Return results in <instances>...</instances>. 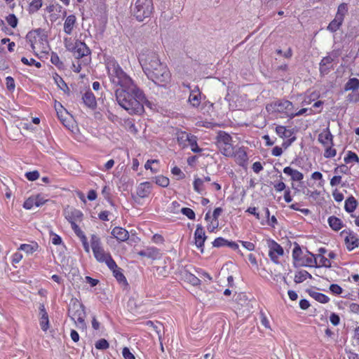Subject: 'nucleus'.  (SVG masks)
<instances>
[{
  "mask_svg": "<svg viewBox=\"0 0 359 359\" xmlns=\"http://www.w3.org/2000/svg\"><path fill=\"white\" fill-rule=\"evenodd\" d=\"M106 67L111 82L120 86L115 92L118 104L130 114H142L149 103L143 92L114 60H108Z\"/></svg>",
  "mask_w": 359,
  "mask_h": 359,
  "instance_id": "f257e3e1",
  "label": "nucleus"
},
{
  "mask_svg": "<svg viewBox=\"0 0 359 359\" xmlns=\"http://www.w3.org/2000/svg\"><path fill=\"white\" fill-rule=\"evenodd\" d=\"M139 62L147 78L155 84L165 88L170 83L171 74L167 66L161 62L158 54L149 48L143 49Z\"/></svg>",
  "mask_w": 359,
  "mask_h": 359,
  "instance_id": "f03ea898",
  "label": "nucleus"
},
{
  "mask_svg": "<svg viewBox=\"0 0 359 359\" xmlns=\"http://www.w3.org/2000/svg\"><path fill=\"white\" fill-rule=\"evenodd\" d=\"M153 9L152 0H135L131 11L136 19L141 22L151 15Z\"/></svg>",
  "mask_w": 359,
  "mask_h": 359,
  "instance_id": "7ed1b4c3",
  "label": "nucleus"
},
{
  "mask_svg": "<svg viewBox=\"0 0 359 359\" xmlns=\"http://www.w3.org/2000/svg\"><path fill=\"white\" fill-rule=\"evenodd\" d=\"M68 316L74 322H78L83 327L86 313L83 305L76 299H72L69 305Z\"/></svg>",
  "mask_w": 359,
  "mask_h": 359,
  "instance_id": "20e7f679",
  "label": "nucleus"
},
{
  "mask_svg": "<svg viewBox=\"0 0 359 359\" xmlns=\"http://www.w3.org/2000/svg\"><path fill=\"white\" fill-rule=\"evenodd\" d=\"M217 145L221 153L226 156H232L234 154L231 144V137L224 131H219L217 135Z\"/></svg>",
  "mask_w": 359,
  "mask_h": 359,
  "instance_id": "39448f33",
  "label": "nucleus"
},
{
  "mask_svg": "<svg viewBox=\"0 0 359 359\" xmlns=\"http://www.w3.org/2000/svg\"><path fill=\"white\" fill-rule=\"evenodd\" d=\"M294 109L292 103L289 100H278L266 104V110L271 114L284 113L288 117Z\"/></svg>",
  "mask_w": 359,
  "mask_h": 359,
  "instance_id": "423d86ee",
  "label": "nucleus"
},
{
  "mask_svg": "<svg viewBox=\"0 0 359 359\" xmlns=\"http://www.w3.org/2000/svg\"><path fill=\"white\" fill-rule=\"evenodd\" d=\"M90 245L94 254V257L97 262H103L107 258V257L110 255L109 253L106 252L103 249L100 238L94 234L92 235L90 239Z\"/></svg>",
  "mask_w": 359,
  "mask_h": 359,
  "instance_id": "0eeeda50",
  "label": "nucleus"
},
{
  "mask_svg": "<svg viewBox=\"0 0 359 359\" xmlns=\"http://www.w3.org/2000/svg\"><path fill=\"white\" fill-rule=\"evenodd\" d=\"M73 53L74 57L77 59L85 57V64L90 61V57L86 58V57L90 55V50L85 43L81 41H76Z\"/></svg>",
  "mask_w": 359,
  "mask_h": 359,
  "instance_id": "6e6552de",
  "label": "nucleus"
},
{
  "mask_svg": "<svg viewBox=\"0 0 359 359\" xmlns=\"http://www.w3.org/2000/svg\"><path fill=\"white\" fill-rule=\"evenodd\" d=\"M269 248V256L271 260L275 264H278V257L284 254L283 248L276 241L269 240L268 241Z\"/></svg>",
  "mask_w": 359,
  "mask_h": 359,
  "instance_id": "1a4fd4ad",
  "label": "nucleus"
},
{
  "mask_svg": "<svg viewBox=\"0 0 359 359\" xmlns=\"http://www.w3.org/2000/svg\"><path fill=\"white\" fill-rule=\"evenodd\" d=\"M26 39L30 44L32 50L35 53L36 49L40 48L39 47V43H43V38L41 36V29H35L34 31H31L28 32L26 36Z\"/></svg>",
  "mask_w": 359,
  "mask_h": 359,
  "instance_id": "9d476101",
  "label": "nucleus"
},
{
  "mask_svg": "<svg viewBox=\"0 0 359 359\" xmlns=\"http://www.w3.org/2000/svg\"><path fill=\"white\" fill-rule=\"evenodd\" d=\"M151 189V184L149 182L140 183L137 187L136 195H132L133 198L135 202H138V198L147 197Z\"/></svg>",
  "mask_w": 359,
  "mask_h": 359,
  "instance_id": "9b49d317",
  "label": "nucleus"
},
{
  "mask_svg": "<svg viewBox=\"0 0 359 359\" xmlns=\"http://www.w3.org/2000/svg\"><path fill=\"white\" fill-rule=\"evenodd\" d=\"M346 234L345 237V243L348 250H352L359 246V238L357 234L351 231H343L341 235Z\"/></svg>",
  "mask_w": 359,
  "mask_h": 359,
  "instance_id": "f8f14e48",
  "label": "nucleus"
},
{
  "mask_svg": "<svg viewBox=\"0 0 359 359\" xmlns=\"http://www.w3.org/2000/svg\"><path fill=\"white\" fill-rule=\"evenodd\" d=\"M207 236H205V231L201 224L196 226V229L194 233L195 244L198 248L201 249L203 252V247L204 242L205 241Z\"/></svg>",
  "mask_w": 359,
  "mask_h": 359,
  "instance_id": "ddd939ff",
  "label": "nucleus"
},
{
  "mask_svg": "<svg viewBox=\"0 0 359 359\" xmlns=\"http://www.w3.org/2000/svg\"><path fill=\"white\" fill-rule=\"evenodd\" d=\"M318 141L323 146L328 147L329 144H334L333 135H332L329 127L323 129L318 135Z\"/></svg>",
  "mask_w": 359,
  "mask_h": 359,
  "instance_id": "4468645a",
  "label": "nucleus"
},
{
  "mask_svg": "<svg viewBox=\"0 0 359 359\" xmlns=\"http://www.w3.org/2000/svg\"><path fill=\"white\" fill-rule=\"evenodd\" d=\"M65 218L72 224V222H75L77 221H81L83 217L82 212L72 208H67L65 210Z\"/></svg>",
  "mask_w": 359,
  "mask_h": 359,
  "instance_id": "2eb2a0df",
  "label": "nucleus"
},
{
  "mask_svg": "<svg viewBox=\"0 0 359 359\" xmlns=\"http://www.w3.org/2000/svg\"><path fill=\"white\" fill-rule=\"evenodd\" d=\"M111 234L118 241H126L129 238L128 231L126 229L119 226L114 227L111 231Z\"/></svg>",
  "mask_w": 359,
  "mask_h": 359,
  "instance_id": "dca6fc26",
  "label": "nucleus"
},
{
  "mask_svg": "<svg viewBox=\"0 0 359 359\" xmlns=\"http://www.w3.org/2000/svg\"><path fill=\"white\" fill-rule=\"evenodd\" d=\"M192 135H193L190 133L182 130H178L176 133L177 142L182 148H185L188 146V142Z\"/></svg>",
  "mask_w": 359,
  "mask_h": 359,
  "instance_id": "f3484780",
  "label": "nucleus"
},
{
  "mask_svg": "<svg viewBox=\"0 0 359 359\" xmlns=\"http://www.w3.org/2000/svg\"><path fill=\"white\" fill-rule=\"evenodd\" d=\"M189 102L194 107H198L201 104V92L198 87H196L190 93Z\"/></svg>",
  "mask_w": 359,
  "mask_h": 359,
  "instance_id": "a211bd4d",
  "label": "nucleus"
},
{
  "mask_svg": "<svg viewBox=\"0 0 359 359\" xmlns=\"http://www.w3.org/2000/svg\"><path fill=\"white\" fill-rule=\"evenodd\" d=\"M82 100L85 105L90 109H95L97 107V102L94 94L91 91H86L83 97Z\"/></svg>",
  "mask_w": 359,
  "mask_h": 359,
  "instance_id": "6ab92c4d",
  "label": "nucleus"
},
{
  "mask_svg": "<svg viewBox=\"0 0 359 359\" xmlns=\"http://www.w3.org/2000/svg\"><path fill=\"white\" fill-rule=\"evenodd\" d=\"M39 311H40V325L41 329L43 331H46L49 327V320H48V316L46 311L45 306L43 304H41L39 306Z\"/></svg>",
  "mask_w": 359,
  "mask_h": 359,
  "instance_id": "aec40b11",
  "label": "nucleus"
},
{
  "mask_svg": "<svg viewBox=\"0 0 359 359\" xmlns=\"http://www.w3.org/2000/svg\"><path fill=\"white\" fill-rule=\"evenodd\" d=\"M283 172L290 176L292 181H302L304 178L303 173L289 166L284 168Z\"/></svg>",
  "mask_w": 359,
  "mask_h": 359,
  "instance_id": "412c9836",
  "label": "nucleus"
},
{
  "mask_svg": "<svg viewBox=\"0 0 359 359\" xmlns=\"http://www.w3.org/2000/svg\"><path fill=\"white\" fill-rule=\"evenodd\" d=\"M76 21V18L74 15L67 16L64 23V32L67 34H71Z\"/></svg>",
  "mask_w": 359,
  "mask_h": 359,
  "instance_id": "4be33fe9",
  "label": "nucleus"
},
{
  "mask_svg": "<svg viewBox=\"0 0 359 359\" xmlns=\"http://www.w3.org/2000/svg\"><path fill=\"white\" fill-rule=\"evenodd\" d=\"M359 88V79L356 78H351L345 83L344 91H356Z\"/></svg>",
  "mask_w": 359,
  "mask_h": 359,
  "instance_id": "5701e85b",
  "label": "nucleus"
},
{
  "mask_svg": "<svg viewBox=\"0 0 359 359\" xmlns=\"http://www.w3.org/2000/svg\"><path fill=\"white\" fill-rule=\"evenodd\" d=\"M158 254V250L154 248H147L146 250H140L138 252V255L140 256L151 259H156Z\"/></svg>",
  "mask_w": 359,
  "mask_h": 359,
  "instance_id": "b1692460",
  "label": "nucleus"
},
{
  "mask_svg": "<svg viewBox=\"0 0 359 359\" xmlns=\"http://www.w3.org/2000/svg\"><path fill=\"white\" fill-rule=\"evenodd\" d=\"M307 292L311 297L320 303H327L330 300L329 297L323 293L312 290H308Z\"/></svg>",
  "mask_w": 359,
  "mask_h": 359,
  "instance_id": "393cba45",
  "label": "nucleus"
},
{
  "mask_svg": "<svg viewBox=\"0 0 359 359\" xmlns=\"http://www.w3.org/2000/svg\"><path fill=\"white\" fill-rule=\"evenodd\" d=\"M328 223L330 226L336 231L340 230L342 227L341 220L334 216H331L328 218Z\"/></svg>",
  "mask_w": 359,
  "mask_h": 359,
  "instance_id": "a878e982",
  "label": "nucleus"
},
{
  "mask_svg": "<svg viewBox=\"0 0 359 359\" xmlns=\"http://www.w3.org/2000/svg\"><path fill=\"white\" fill-rule=\"evenodd\" d=\"M357 205L358 203L355 198L353 196H350L345 201L344 208L346 212H353L355 210Z\"/></svg>",
  "mask_w": 359,
  "mask_h": 359,
  "instance_id": "bb28decb",
  "label": "nucleus"
},
{
  "mask_svg": "<svg viewBox=\"0 0 359 359\" xmlns=\"http://www.w3.org/2000/svg\"><path fill=\"white\" fill-rule=\"evenodd\" d=\"M343 20L335 17L334 19L330 22V23L328 25L327 29L331 32H335L337 31L341 25H342Z\"/></svg>",
  "mask_w": 359,
  "mask_h": 359,
  "instance_id": "cd10ccee",
  "label": "nucleus"
},
{
  "mask_svg": "<svg viewBox=\"0 0 359 359\" xmlns=\"http://www.w3.org/2000/svg\"><path fill=\"white\" fill-rule=\"evenodd\" d=\"M308 278H312V276L306 271H300L295 274L294 281L296 283H300Z\"/></svg>",
  "mask_w": 359,
  "mask_h": 359,
  "instance_id": "c85d7f7f",
  "label": "nucleus"
},
{
  "mask_svg": "<svg viewBox=\"0 0 359 359\" xmlns=\"http://www.w3.org/2000/svg\"><path fill=\"white\" fill-rule=\"evenodd\" d=\"M184 278L186 281L189 282L194 286H197L201 284V280L189 272H185L184 274Z\"/></svg>",
  "mask_w": 359,
  "mask_h": 359,
  "instance_id": "c756f323",
  "label": "nucleus"
},
{
  "mask_svg": "<svg viewBox=\"0 0 359 359\" xmlns=\"http://www.w3.org/2000/svg\"><path fill=\"white\" fill-rule=\"evenodd\" d=\"M55 107L59 119L62 122L63 124H65V116L67 115V111L60 103L58 105L55 104Z\"/></svg>",
  "mask_w": 359,
  "mask_h": 359,
  "instance_id": "7c9ffc66",
  "label": "nucleus"
},
{
  "mask_svg": "<svg viewBox=\"0 0 359 359\" xmlns=\"http://www.w3.org/2000/svg\"><path fill=\"white\" fill-rule=\"evenodd\" d=\"M276 132L280 137H289L291 135V131L287 130L286 128L283 126H276Z\"/></svg>",
  "mask_w": 359,
  "mask_h": 359,
  "instance_id": "2f4dec72",
  "label": "nucleus"
},
{
  "mask_svg": "<svg viewBox=\"0 0 359 359\" xmlns=\"http://www.w3.org/2000/svg\"><path fill=\"white\" fill-rule=\"evenodd\" d=\"M189 144L191 147V149L194 153H199L202 151V149L197 144V137L195 135H192L191 139L189 141Z\"/></svg>",
  "mask_w": 359,
  "mask_h": 359,
  "instance_id": "473e14b6",
  "label": "nucleus"
},
{
  "mask_svg": "<svg viewBox=\"0 0 359 359\" xmlns=\"http://www.w3.org/2000/svg\"><path fill=\"white\" fill-rule=\"evenodd\" d=\"M347 11H348L347 4H344V3L341 4L338 6L337 12L335 17L339 18L344 20V15H346Z\"/></svg>",
  "mask_w": 359,
  "mask_h": 359,
  "instance_id": "72a5a7b5",
  "label": "nucleus"
},
{
  "mask_svg": "<svg viewBox=\"0 0 359 359\" xmlns=\"http://www.w3.org/2000/svg\"><path fill=\"white\" fill-rule=\"evenodd\" d=\"M114 276L116 278L117 281L119 283H126V278L123 273H122V269L119 267H117L116 269L112 271Z\"/></svg>",
  "mask_w": 359,
  "mask_h": 359,
  "instance_id": "f704fd0d",
  "label": "nucleus"
},
{
  "mask_svg": "<svg viewBox=\"0 0 359 359\" xmlns=\"http://www.w3.org/2000/svg\"><path fill=\"white\" fill-rule=\"evenodd\" d=\"M155 182L162 187H167L169 185L170 180L168 177L160 175L155 177Z\"/></svg>",
  "mask_w": 359,
  "mask_h": 359,
  "instance_id": "c9c22d12",
  "label": "nucleus"
},
{
  "mask_svg": "<svg viewBox=\"0 0 359 359\" xmlns=\"http://www.w3.org/2000/svg\"><path fill=\"white\" fill-rule=\"evenodd\" d=\"M334 144H329L328 147H324L325 148L324 157L327 158H333L337 154V151L333 148Z\"/></svg>",
  "mask_w": 359,
  "mask_h": 359,
  "instance_id": "e433bc0d",
  "label": "nucleus"
},
{
  "mask_svg": "<svg viewBox=\"0 0 359 359\" xmlns=\"http://www.w3.org/2000/svg\"><path fill=\"white\" fill-rule=\"evenodd\" d=\"M346 101L348 103H355L359 102V93L352 91V93L347 95Z\"/></svg>",
  "mask_w": 359,
  "mask_h": 359,
  "instance_id": "4c0bfd02",
  "label": "nucleus"
},
{
  "mask_svg": "<svg viewBox=\"0 0 359 359\" xmlns=\"http://www.w3.org/2000/svg\"><path fill=\"white\" fill-rule=\"evenodd\" d=\"M344 161L346 163H351V162H356L359 163V158L357 156L356 154L352 151H348L347 154V156L344 158Z\"/></svg>",
  "mask_w": 359,
  "mask_h": 359,
  "instance_id": "58836bf2",
  "label": "nucleus"
},
{
  "mask_svg": "<svg viewBox=\"0 0 359 359\" xmlns=\"http://www.w3.org/2000/svg\"><path fill=\"white\" fill-rule=\"evenodd\" d=\"M97 349L105 350L109 348V345L108 341L104 339H99L95 344Z\"/></svg>",
  "mask_w": 359,
  "mask_h": 359,
  "instance_id": "ea45409f",
  "label": "nucleus"
},
{
  "mask_svg": "<svg viewBox=\"0 0 359 359\" xmlns=\"http://www.w3.org/2000/svg\"><path fill=\"white\" fill-rule=\"evenodd\" d=\"M21 61L23 64L27 65H34L37 68H40L41 67V64L39 62L36 61L33 58L28 60L25 57H22L21 58Z\"/></svg>",
  "mask_w": 359,
  "mask_h": 359,
  "instance_id": "a19ab883",
  "label": "nucleus"
},
{
  "mask_svg": "<svg viewBox=\"0 0 359 359\" xmlns=\"http://www.w3.org/2000/svg\"><path fill=\"white\" fill-rule=\"evenodd\" d=\"M180 212L185 216H187L189 219H195V212L193 210L189 208H182L180 209Z\"/></svg>",
  "mask_w": 359,
  "mask_h": 359,
  "instance_id": "79ce46f5",
  "label": "nucleus"
},
{
  "mask_svg": "<svg viewBox=\"0 0 359 359\" xmlns=\"http://www.w3.org/2000/svg\"><path fill=\"white\" fill-rule=\"evenodd\" d=\"M6 21L8 24L12 27L13 28H15L17 27L18 25V18L14 14H10L6 17Z\"/></svg>",
  "mask_w": 359,
  "mask_h": 359,
  "instance_id": "37998d69",
  "label": "nucleus"
},
{
  "mask_svg": "<svg viewBox=\"0 0 359 359\" xmlns=\"http://www.w3.org/2000/svg\"><path fill=\"white\" fill-rule=\"evenodd\" d=\"M103 262H104L109 267V269H111V271H114L118 267L117 264L112 259L111 255L108 256L107 258Z\"/></svg>",
  "mask_w": 359,
  "mask_h": 359,
  "instance_id": "c03bdc74",
  "label": "nucleus"
},
{
  "mask_svg": "<svg viewBox=\"0 0 359 359\" xmlns=\"http://www.w3.org/2000/svg\"><path fill=\"white\" fill-rule=\"evenodd\" d=\"M316 258H319V266L330 268L331 266L330 261L323 255H318Z\"/></svg>",
  "mask_w": 359,
  "mask_h": 359,
  "instance_id": "a18cd8bd",
  "label": "nucleus"
},
{
  "mask_svg": "<svg viewBox=\"0 0 359 359\" xmlns=\"http://www.w3.org/2000/svg\"><path fill=\"white\" fill-rule=\"evenodd\" d=\"M226 243L227 240L224 239V238L219 237L215 239V241L212 242V245L215 248H220L226 246Z\"/></svg>",
  "mask_w": 359,
  "mask_h": 359,
  "instance_id": "49530a36",
  "label": "nucleus"
},
{
  "mask_svg": "<svg viewBox=\"0 0 359 359\" xmlns=\"http://www.w3.org/2000/svg\"><path fill=\"white\" fill-rule=\"evenodd\" d=\"M310 257L306 258V265L318 267L317 258L312 253H310Z\"/></svg>",
  "mask_w": 359,
  "mask_h": 359,
  "instance_id": "de8ad7c7",
  "label": "nucleus"
},
{
  "mask_svg": "<svg viewBox=\"0 0 359 359\" xmlns=\"http://www.w3.org/2000/svg\"><path fill=\"white\" fill-rule=\"evenodd\" d=\"M19 250L25 252L27 254H32L35 251L34 246L29 244H22Z\"/></svg>",
  "mask_w": 359,
  "mask_h": 359,
  "instance_id": "09e8293b",
  "label": "nucleus"
},
{
  "mask_svg": "<svg viewBox=\"0 0 359 359\" xmlns=\"http://www.w3.org/2000/svg\"><path fill=\"white\" fill-rule=\"evenodd\" d=\"M302 251L301 248L299 247V245H297L294 248L293 251H292L293 259L296 261L300 260V255H302Z\"/></svg>",
  "mask_w": 359,
  "mask_h": 359,
  "instance_id": "8fccbe9b",
  "label": "nucleus"
},
{
  "mask_svg": "<svg viewBox=\"0 0 359 359\" xmlns=\"http://www.w3.org/2000/svg\"><path fill=\"white\" fill-rule=\"evenodd\" d=\"M27 179L29 181H34L39 177V172L37 170L27 172L25 173Z\"/></svg>",
  "mask_w": 359,
  "mask_h": 359,
  "instance_id": "3c124183",
  "label": "nucleus"
},
{
  "mask_svg": "<svg viewBox=\"0 0 359 359\" xmlns=\"http://www.w3.org/2000/svg\"><path fill=\"white\" fill-rule=\"evenodd\" d=\"M34 205H35L34 197H29L25 201V203L23 204V207L27 210L32 209Z\"/></svg>",
  "mask_w": 359,
  "mask_h": 359,
  "instance_id": "603ef678",
  "label": "nucleus"
},
{
  "mask_svg": "<svg viewBox=\"0 0 359 359\" xmlns=\"http://www.w3.org/2000/svg\"><path fill=\"white\" fill-rule=\"evenodd\" d=\"M203 184V180L200 178H196L194 182V189L198 193H201V187Z\"/></svg>",
  "mask_w": 359,
  "mask_h": 359,
  "instance_id": "864d4df0",
  "label": "nucleus"
},
{
  "mask_svg": "<svg viewBox=\"0 0 359 359\" xmlns=\"http://www.w3.org/2000/svg\"><path fill=\"white\" fill-rule=\"evenodd\" d=\"M180 205L177 201H173L168 208L169 211L172 213L177 214L180 212Z\"/></svg>",
  "mask_w": 359,
  "mask_h": 359,
  "instance_id": "5fc2aeb1",
  "label": "nucleus"
},
{
  "mask_svg": "<svg viewBox=\"0 0 359 359\" xmlns=\"http://www.w3.org/2000/svg\"><path fill=\"white\" fill-rule=\"evenodd\" d=\"M172 173L174 175H177L178 176V178L177 180H182V179H184L185 177V175L184 173H183L182 172V170H180V168H179L177 166H175L172 170H171Z\"/></svg>",
  "mask_w": 359,
  "mask_h": 359,
  "instance_id": "6e6d98bb",
  "label": "nucleus"
},
{
  "mask_svg": "<svg viewBox=\"0 0 359 359\" xmlns=\"http://www.w3.org/2000/svg\"><path fill=\"white\" fill-rule=\"evenodd\" d=\"M50 61L53 65H55L57 67H60V65H62V62H60V60L58 55L55 53H53L51 54Z\"/></svg>",
  "mask_w": 359,
  "mask_h": 359,
  "instance_id": "4d7b16f0",
  "label": "nucleus"
},
{
  "mask_svg": "<svg viewBox=\"0 0 359 359\" xmlns=\"http://www.w3.org/2000/svg\"><path fill=\"white\" fill-rule=\"evenodd\" d=\"M348 171V168L345 165H341L334 168V172L336 174H346Z\"/></svg>",
  "mask_w": 359,
  "mask_h": 359,
  "instance_id": "13d9d810",
  "label": "nucleus"
},
{
  "mask_svg": "<svg viewBox=\"0 0 359 359\" xmlns=\"http://www.w3.org/2000/svg\"><path fill=\"white\" fill-rule=\"evenodd\" d=\"M122 354L125 359H135V355L130 351L129 348L127 347L123 348Z\"/></svg>",
  "mask_w": 359,
  "mask_h": 359,
  "instance_id": "bf43d9fd",
  "label": "nucleus"
},
{
  "mask_svg": "<svg viewBox=\"0 0 359 359\" xmlns=\"http://www.w3.org/2000/svg\"><path fill=\"white\" fill-rule=\"evenodd\" d=\"M64 43L66 48L68 50L72 51L74 50V43H72L71 38H65L64 39Z\"/></svg>",
  "mask_w": 359,
  "mask_h": 359,
  "instance_id": "052dcab7",
  "label": "nucleus"
},
{
  "mask_svg": "<svg viewBox=\"0 0 359 359\" xmlns=\"http://www.w3.org/2000/svg\"><path fill=\"white\" fill-rule=\"evenodd\" d=\"M30 6L34 11H37L42 6V0H33Z\"/></svg>",
  "mask_w": 359,
  "mask_h": 359,
  "instance_id": "680f3d73",
  "label": "nucleus"
},
{
  "mask_svg": "<svg viewBox=\"0 0 359 359\" xmlns=\"http://www.w3.org/2000/svg\"><path fill=\"white\" fill-rule=\"evenodd\" d=\"M330 290L335 294H340L342 292V288L337 284H332L330 287Z\"/></svg>",
  "mask_w": 359,
  "mask_h": 359,
  "instance_id": "e2e57ef3",
  "label": "nucleus"
},
{
  "mask_svg": "<svg viewBox=\"0 0 359 359\" xmlns=\"http://www.w3.org/2000/svg\"><path fill=\"white\" fill-rule=\"evenodd\" d=\"M7 88L10 90H14L15 88V81L11 76H8L6 79Z\"/></svg>",
  "mask_w": 359,
  "mask_h": 359,
  "instance_id": "0e129e2a",
  "label": "nucleus"
},
{
  "mask_svg": "<svg viewBox=\"0 0 359 359\" xmlns=\"http://www.w3.org/2000/svg\"><path fill=\"white\" fill-rule=\"evenodd\" d=\"M341 177L340 175L334 176L330 180V185L332 187L337 186L341 183Z\"/></svg>",
  "mask_w": 359,
  "mask_h": 359,
  "instance_id": "69168bd1",
  "label": "nucleus"
},
{
  "mask_svg": "<svg viewBox=\"0 0 359 359\" xmlns=\"http://www.w3.org/2000/svg\"><path fill=\"white\" fill-rule=\"evenodd\" d=\"M275 190L278 192H280L285 189L286 185L283 182H279L273 184Z\"/></svg>",
  "mask_w": 359,
  "mask_h": 359,
  "instance_id": "338daca9",
  "label": "nucleus"
},
{
  "mask_svg": "<svg viewBox=\"0 0 359 359\" xmlns=\"http://www.w3.org/2000/svg\"><path fill=\"white\" fill-rule=\"evenodd\" d=\"M332 62H333L332 57H331L330 56H326V57H324L321 60V61L320 62V65L327 66V65H330Z\"/></svg>",
  "mask_w": 359,
  "mask_h": 359,
  "instance_id": "774afa93",
  "label": "nucleus"
}]
</instances>
